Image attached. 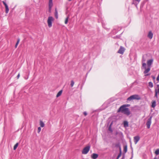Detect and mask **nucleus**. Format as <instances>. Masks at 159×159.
Segmentation results:
<instances>
[{"mask_svg":"<svg viewBox=\"0 0 159 159\" xmlns=\"http://www.w3.org/2000/svg\"><path fill=\"white\" fill-rule=\"evenodd\" d=\"M146 59L145 58L144 56H143L142 59V62H144L146 61Z\"/></svg>","mask_w":159,"mask_h":159,"instance_id":"a878e982","label":"nucleus"},{"mask_svg":"<svg viewBox=\"0 0 159 159\" xmlns=\"http://www.w3.org/2000/svg\"><path fill=\"white\" fill-rule=\"evenodd\" d=\"M153 61V59H151L147 61V64L148 65V67L147 69H146V70H144L143 72L144 74L148 73L150 71L151 65H152Z\"/></svg>","mask_w":159,"mask_h":159,"instance_id":"f03ea898","label":"nucleus"},{"mask_svg":"<svg viewBox=\"0 0 159 159\" xmlns=\"http://www.w3.org/2000/svg\"><path fill=\"white\" fill-rule=\"evenodd\" d=\"M139 137L138 136H135L134 137V141L135 144L137 143V142L139 140Z\"/></svg>","mask_w":159,"mask_h":159,"instance_id":"9d476101","label":"nucleus"},{"mask_svg":"<svg viewBox=\"0 0 159 159\" xmlns=\"http://www.w3.org/2000/svg\"><path fill=\"white\" fill-rule=\"evenodd\" d=\"M146 66V64L144 62H142V67L145 69V70H146V69H147Z\"/></svg>","mask_w":159,"mask_h":159,"instance_id":"dca6fc26","label":"nucleus"},{"mask_svg":"<svg viewBox=\"0 0 159 159\" xmlns=\"http://www.w3.org/2000/svg\"><path fill=\"white\" fill-rule=\"evenodd\" d=\"M155 97H156L157 98H158V97H157V90H155Z\"/></svg>","mask_w":159,"mask_h":159,"instance_id":"393cba45","label":"nucleus"},{"mask_svg":"<svg viewBox=\"0 0 159 159\" xmlns=\"http://www.w3.org/2000/svg\"><path fill=\"white\" fill-rule=\"evenodd\" d=\"M152 117H151L148 119V121L147 122L146 125L148 129H149L150 128V126L152 123Z\"/></svg>","mask_w":159,"mask_h":159,"instance_id":"423d86ee","label":"nucleus"},{"mask_svg":"<svg viewBox=\"0 0 159 159\" xmlns=\"http://www.w3.org/2000/svg\"><path fill=\"white\" fill-rule=\"evenodd\" d=\"M55 16L56 19H57L58 18V12L56 8L55 9Z\"/></svg>","mask_w":159,"mask_h":159,"instance_id":"4468645a","label":"nucleus"},{"mask_svg":"<svg viewBox=\"0 0 159 159\" xmlns=\"http://www.w3.org/2000/svg\"><path fill=\"white\" fill-rule=\"evenodd\" d=\"M90 149V147L88 146L84 148L82 151V153L83 154H86Z\"/></svg>","mask_w":159,"mask_h":159,"instance_id":"39448f33","label":"nucleus"},{"mask_svg":"<svg viewBox=\"0 0 159 159\" xmlns=\"http://www.w3.org/2000/svg\"><path fill=\"white\" fill-rule=\"evenodd\" d=\"M124 150L126 152L127 151V147H125L124 148Z\"/></svg>","mask_w":159,"mask_h":159,"instance_id":"7c9ffc66","label":"nucleus"},{"mask_svg":"<svg viewBox=\"0 0 159 159\" xmlns=\"http://www.w3.org/2000/svg\"><path fill=\"white\" fill-rule=\"evenodd\" d=\"M68 0L69 1H71V0Z\"/></svg>","mask_w":159,"mask_h":159,"instance_id":"e433bc0d","label":"nucleus"},{"mask_svg":"<svg viewBox=\"0 0 159 159\" xmlns=\"http://www.w3.org/2000/svg\"><path fill=\"white\" fill-rule=\"evenodd\" d=\"M54 20V18L52 16H49L48 19L47 23L49 27L50 28L52 26V22Z\"/></svg>","mask_w":159,"mask_h":159,"instance_id":"20e7f679","label":"nucleus"},{"mask_svg":"<svg viewBox=\"0 0 159 159\" xmlns=\"http://www.w3.org/2000/svg\"><path fill=\"white\" fill-rule=\"evenodd\" d=\"M62 90L59 91L58 92V93H57V95H56V97L57 98H58L60 96L62 93Z\"/></svg>","mask_w":159,"mask_h":159,"instance_id":"2eb2a0df","label":"nucleus"},{"mask_svg":"<svg viewBox=\"0 0 159 159\" xmlns=\"http://www.w3.org/2000/svg\"><path fill=\"white\" fill-rule=\"evenodd\" d=\"M155 153L157 155L159 154V149H157V150L155 152Z\"/></svg>","mask_w":159,"mask_h":159,"instance_id":"b1692460","label":"nucleus"},{"mask_svg":"<svg viewBox=\"0 0 159 159\" xmlns=\"http://www.w3.org/2000/svg\"><path fill=\"white\" fill-rule=\"evenodd\" d=\"M123 106H124L125 108H126V107H129L130 106V105L127 104V105H123Z\"/></svg>","mask_w":159,"mask_h":159,"instance_id":"cd10ccee","label":"nucleus"},{"mask_svg":"<svg viewBox=\"0 0 159 159\" xmlns=\"http://www.w3.org/2000/svg\"><path fill=\"white\" fill-rule=\"evenodd\" d=\"M157 81H159V74L158 75L157 78Z\"/></svg>","mask_w":159,"mask_h":159,"instance_id":"2f4dec72","label":"nucleus"},{"mask_svg":"<svg viewBox=\"0 0 159 159\" xmlns=\"http://www.w3.org/2000/svg\"><path fill=\"white\" fill-rule=\"evenodd\" d=\"M20 41V39H17V43H16V44L15 46V47L16 48H17V47L18 44L19 43Z\"/></svg>","mask_w":159,"mask_h":159,"instance_id":"aec40b11","label":"nucleus"},{"mask_svg":"<svg viewBox=\"0 0 159 159\" xmlns=\"http://www.w3.org/2000/svg\"><path fill=\"white\" fill-rule=\"evenodd\" d=\"M83 114H84V115L85 116H86L87 115V113L86 112V111H84L83 112Z\"/></svg>","mask_w":159,"mask_h":159,"instance_id":"c85d7f7f","label":"nucleus"},{"mask_svg":"<svg viewBox=\"0 0 159 159\" xmlns=\"http://www.w3.org/2000/svg\"><path fill=\"white\" fill-rule=\"evenodd\" d=\"M148 85L151 88H152L153 87V83L151 82H150L149 83Z\"/></svg>","mask_w":159,"mask_h":159,"instance_id":"412c9836","label":"nucleus"},{"mask_svg":"<svg viewBox=\"0 0 159 159\" xmlns=\"http://www.w3.org/2000/svg\"><path fill=\"white\" fill-rule=\"evenodd\" d=\"M152 78H153V80H155V77L153 76H152Z\"/></svg>","mask_w":159,"mask_h":159,"instance_id":"f704fd0d","label":"nucleus"},{"mask_svg":"<svg viewBox=\"0 0 159 159\" xmlns=\"http://www.w3.org/2000/svg\"><path fill=\"white\" fill-rule=\"evenodd\" d=\"M98 157V155L95 153H93L91 156V157L93 159H96Z\"/></svg>","mask_w":159,"mask_h":159,"instance_id":"f8f14e48","label":"nucleus"},{"mask_svg":"<svg viewBox=\"0 0 159 159\" xmlns=\"http://www.w3.org/2000/svg\"><path fill=\"white\" fill-rule=\"evenodd\" d=\"M121 111L124 114L128 116L130 114V112L128 108H125L124 106H121L118 110V112Z\"/></svg>","mask_w":159,"mask_h":159,"instance_id":"f257e3e1","label":"nucleus"},{"mask_svg":"<svg viewBox=\"0 0 159 159\" xmlns=\"http://www.w3.org/2000/svg\"><path fill=\"white\" fill-rule=\"evenodd\" d=\"M41 130V128L40 127H39L38 129V133H39Z\"/></svg>","mask_w":159,"mask_h":159,"instance_id":"bb28decb","label":"nucleus"},{"mask_svg":"<svg viewBox=\"0 0 159 159\" xmlns=\"http://www.w3.org/2000/svg\"><path fill=\"white\" fill-rule=\"evenodd\" d=\"M153 34L151 31H150L148 34V37L150 39L152 38Z\"/></svg>","mask_w":159,"mask_h":159,"instance_id":"9b49d317","label":"nucleus"},{"mask_svg":"<svg viewBox=\"0 0 159 159\" xmlns=\"http://www.w3.org/2000/svg\"><path fill=\"white\" fill-rule=\"evenodd\" d=\"M154 159H157L155 158Z\"/></svg>","mask_w":159,"mask_h":159,"instance_id":"4c0bfd02","label":"nucleus"},{"mask_svg":"<svg viewBox=\"0 0 159 159\" xmlns=\"http://www.w3.org/2000/svg\"><path fill=\"white\" fill-rule=\"evenodd\" d=\"M147 73H147L146 74H145V76H147L149 75H150V73H148V74H147Z\"/></svg>","mask_w":159,"mask_h":159,"instance_id":"c756f323","label":"nucleus"},{"mask_svg":"<svg viewBox=\"0 0 159 159\" xmlns=\"http://www.w3.org/2000/svg\"><path fill=\"white\" fill-rule=\"evenodd\" d=\"M18 145V143H16L14 146V147H13L14 150H15L16 149V148L17 147Z\"/></svg>","mask_w":159,"mask_h":159,"instance_id":"6ab92c4d","label":"nucleus"},{"mask_svg":"<svg viewBox=\"0 0 159 159\" xmlns=\"http://www.w3.org/2000/svg\"><path fill=\"white\" fill-rule=\"evenodd\" d=\"M2 2L3 4L4 5L5 7V12L6 13H7L9 12V10L8 6L4 1H3Z\"/></svg>","mask_w":159,"mask_h":159,"instance_id":"6e6552de","label":"nucleus"},{"mask_svg":"<svg viewBox=\"0 0 159 159\" xmlns=\"http://www.w3.org/2000/svg\"><path fill=\"white\" fill-rule=\"evenodd\" d=\"M140 98L139 96L138 95H132L129 97L127 100L128 101H131V100L134 99H137V100H140Z\"/></svg>","mask_w":159,"mask_h":159,"instance_id":"7ed1b4c3","label":"nucleus"},{"mask_svg":"<svg viewBox=\"0 0 159 159\" xmlns=\"http://www.w3.org/2000/svg\"><path fill=\"white\" fill-rule=\"evenodd\" d=\"M123 124L124 127H128L129 126L128 123L126 121H124Z\"/></svg>","mask_w":159,"mask_h":159,"instance_id":"ddd939ff","label":"nucleus"},{"mask_svg":"<svg viewBox=\"0 0 159 159\" xmlns=\"http://www.w3.org/2000/svg\"><path fill=\"white\" fill-rule=\"evenodd\" d=\"M134 0L138 2H139L140 1V0Z\"/></svg>","mask_w":159,"mask_h":159,"instance_id":"72a5a7b5","label":"nucleus"},{"mask_svg":"<svg viewBox=\"0 0 159 159\" xmlns=\"http://www.w3.org/2000/svg\"><path fill=\"white\" fill-rule=\"evenodd\" d=\"M69 17H67L65 19V23L66 24H67L68 22V19H69Z\"/></svg>","mask_w":159,"mask_h":159,"instance_id":"4be33fe9","label":"nucleus"},{"mask_svg":"<svg viewBox=\"0 0 159 159\" xmlns=\"http://www.w3.org/2000/svg\"><path fill=\"white\" fill-rule=\"evenodd\" d=\"M74 84V82L73 80H72L71 81L70 86L71 87H72Z\"/></svg>","mask_w":159,"mask_h":159,"instance_id":"5701e85b","label":"nucleus"},{"mask_svg":"<svg viewBox=\"0 0 159 159\" xmlns=\"http://www.w3.org/2000/svg\"><path fill=\"white\" fill-rule=\"evenodd\" d=\"M53 6L52 0H49V11H51V8Z\"/></svg>","mask_w":159,"mask_h":159,"instance_id":"1a4fd4ad","label":"nucleus"},{"mask_svg":"<svg viewBox=\"0 0 159 159\" xmlns=\"http://www.w3.org/2000/svg\"><path fill=\"white\" fill-rule=\"evenodd\" d=\"M40 126L42 127H43L44 126V124L42 120L40 121Z\"/></svg>","mask_w":159,"mask_h":159,"instance_id":"f3484780","label":"nucleus"},{"mask_svg":"<svg viewBox=\"0 0 159 159\" xmlns=\"http://www.w3.org/2000/svg\"><path fill=\"white\" fill-rule=\"evenodd\" d=\"M112 123H111V124L110 125V126H111L112 125Z\"/></svg>","mask_w":159,"mask_h":159,"instance_id":"c9c22d12","label":"nucleus"},{"mask_svg":"<svg viewBox=\"0 0 159 159\" xmlns=\"http://www.w3.org/2000/svg\"><path fill=\"white\" fill-rule=\"evenodd\" d=\"M20 76V74L19 73V74H18V75L17 76V79H18L19 78Z\"/></svg>","mask_w":159,"mask_h":159,"instance_id":"473e14b6","label":"nucleus"},{"mask_svg":"<svg viewBox=\"0 0 159 159\" xmlns=\"http://www.w3.org/2000/svg\"><path fill=\"white\" fill-rule=\"evenodd\" d=\"M125 50V48L122 46H120V48L118 51V53L123 54Z\"/></svg>","mask_w":159,"mask_h":159,"instance_id":"0eeeda50","label":"nucleus"},{"mask_svg":"<svg viewBox=\"0 0 159 159\" xmlns=\"http://www.w3.org/2000/svg\"><path fill=\"white\" fill-rule=\"evenodd\" d=\"M156 106V102L155 101H154L152 102V107L154 108Z\"/></svg>","mask_w":159,"mask_h":159,"instance_id":"a211bd4d","label":"nucleus"}]
</instances>
